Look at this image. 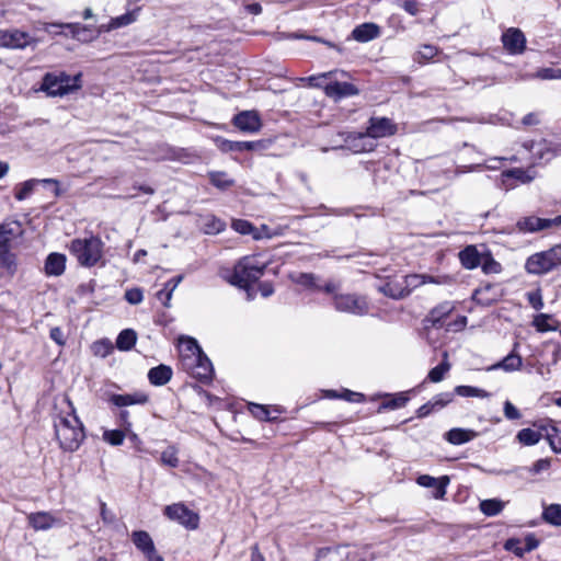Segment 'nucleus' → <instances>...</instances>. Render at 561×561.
Segmentation results:
<instances>
[{
  "instance_id": "obj_1",
  "label": "nucleus",
  "mask_w": 561,
  "mask_h": 561,
  "mask_svg": "<svg viewBox=\"0 0 561 561\" xmlns=\"http://www.w3.org/2000/svg\"><path fill=\"white\" fill-rule=\"evenodd\" d=\"M178 348L180 365L184 371L204 383H208L213 380V364L204 354L195 339L181 336L179 339Z\"/></svg>"
},
{
  "instance_id": "obj_2",
  "label": "nucleus",
  "mask_w": 561,
  "mask_h": 561,
  "mask_svg": "<svg viewBox=\"0 0 561 561\" xmlns=\"http://www.w3.org/2000/svg\"><path fill=\"white\" fill-rule=\"evenodd\" d=\"M67 408L54 417L55 437L64 451L73 453L85 438L84 426L73 404L66 400Z\"/></svg>"
},
{
  "instance_id": "obj_3",
  "label": "nucleus",
  "mask_w": 561,
  "mask_h": 561,
  "mask_svg": "<svg viewBox=\"0 0 561 561\" xmlns=\"http://www.w3.org/2000/svg\"><path fill=\"white\" fill-rule=\"evenodd\" d=\"M268 263L261 261L259 255H247L234 265L230 283L240 288H248L251 284L260 279Z\"/></svg>"
},
{
  "instance_id": "obj_4",
  "label": "nucleus",
  "mask_w": 561,
  "mask_h": 561,
  "mask_svg": "<svg viewBox=\"0 0 561 561\" xmlns=\"http://www.w3.org/2000/svg\"><path fill=\"white\" fill-rule=\"evenodd\" d=\"M104 242L96 236L76 238L70 242L69 251L84 267L96 265L103 257Z\"/></svg>"
},
{
  "instance_id": "obj_5",
  "label": "nucleus",
  "mask_w": 561,
  "mask_h": 561,
  "mask_svg": "<svg viewBox=\"0 0 561 561\" xmlns=\"http://www.w3.org/2000/svg\"><path fill=\"white\" fill-rule=\"evenodd\" d=\"M80 75L69 76L66 72H48L44 76L41 91L48 96H64L80 89Z\"/></svg>"
},
{
  "instance_id": "obj_6",
  "label": "nucleus",
  "mask_w": 561,
  "mask_h": 561,
  "mask_svg": "<svg viewBox=\"0 0 561 561\" xmlns=\"http://www.w3.org/2000/svg\"><path fill=\"white\" fill-rule=\"evenodd\" d=\"M374 554L367 548L348 546L328 547L318 551L316 561H373Z\"/></svg>"
},
{
  "instance_id": "obj_7",
  "label": "nucleus",
  "mask_w": 561,
  "mask_h": 561,
  "mask_svg": "<svg viewBox=\"0 0 561 561\" xmlns=\"http://www.w3.org/2000/svg\"><path fill=\"white\" fill-rule=\"evenodd\" d=\"M561 266V245L530 255L525 264L529 274L541 275Z\"/></svg>"
},
{
  "instance_id": "obj_8",
  "label": "nucleus",
  "mask_w": 561,
  "mask_h": 561,
  "mask_svg": "<svg viewBox=\"0 0 561 561\" xmlns=\"http://www.w3.org/2000/svg\"><path fill=\"white\" fill-rule=\"evenodd\" d=\"M164 515L187 529H196L199 524L198 514L190 510L184 503H174L165 506Z\"/></svg>"
},
{
  "instance_id": "obj_9",
  "label": "nucleus",
  "mask_w": 561,
  "mask_h": 561,
  "mask_svg": "<svg viewBox=\"0 0 561 561\" xmlns=\"http://www.w3.org/2000/svg\"><path fill=\"white\" fill-rule=\"evenodd\" d=\"M334 306L335 309L341 312H348L356 316L366 314L369 310L368 302L364 297L352 294L334 296Z\"/></svg>"
},
{
  "instance_id": "obj_10",
  "label": "nucleus",
  "mask_w": 561,
  "mask_h": 561,
  "mask_svg": "<svg viewBox=\"0 0 561 561\" xmlns=\"http://www.w3.org/2000/svg\"><path fill=\"white\" fill-rule=\"evenodd\" d=\"M34 42V38L26 32L16 28L0 30V47L23 49Z\"/></svg>"
},
{
  "instance_id": "obj_11",
  "label": "nucleus",
  "mask_w": 561,
  "mask_h": 561,
  "mask_svg": "<svg viewBox=\"0 0 561 561\" xmlns=\"http://www.w3.org/2000/svg\"><path fill=\"white\" fill-rule=\"evenodd\" d=\"M516 227L520 232H537L551 227H561V215L552 219L536 216L524 217L516 222Z\"/></svg>"
},
{
  "instance_id": "obj_12",
  "label": "nucleus",
  "mask_w": 561,
  "mask_h": 561,
  "mask_svg": "<svg viewBox=\"0 0 561 561\" xmlns=\"http://www.w3.org/2000/svg\"><path fill=\"white\" fill-rule=\"evenodd\" d=\"M131 541L148 561H164L157 552L150 535L145 530H136L131 534Z\"/></svg>"
},
{
  "instance_id": "obj_13",
  "label": "nucleus",
  "mask_w": 561,
  "mask_h": 561,
  "mask_svg": "<svg viewBox=\"0 0 561 561\" xmlns=\"http://www.w3.org/2000/svg\"><path fill=\"white\" fill-rule=\"evenodd\" d=\"M503 47L511 55H520L526 49V37L517 27H510L502 34Z\"/></svg>"
},
{
  "instance_id": "obj_14",
  "label": "nucleus",
  "mask_w": 561,
  "mask_h": 561,
  "mask_svg": "<svg viewBox=\"0 0 561 561\" xmlns=\"http://www.w3.org/2000/svg\"><path fill=\"white\" fill-rule=\"evenodd\" d=\"M397 126L390 118L387 117H371L369 125L365 134H360V137L368 136L371 138H383L394 135Z\"/></svg>"
},
{
  "instance_id": "obj_15",
  "label": "nucleus",
  "mask_w": 561,
  "mask_h": 561,
  "mask_svg": "<svg viewBox=\"0 0 561 561\" xmlns=\"http://www.w3.org/2000/svg\"><path fill=\"white\" fill-rule=\"evenodd\" d=\"M233 125L244 133H257L262 127L261 118L255 111H243L237 114L232 121Z\"/></svg>"
},
{
  "instance_id": "obj_16",
  "label": "nucleus",
  "mask_w": 561,
  "mask_h": 561,
  "mask_svg": "<svg viewBox=\"0 0 561 561\" xmlns=\"http://www.w3.org/2000/svg\"><path fill=\"white\" fill-rule=\"evenodd\" d=\"M449 481V477L447 476L435 478L428 474H422L416 479V483L420 486L433 489V497L436 500H443L445 497Z\"/></svg>"
},
{
  "instance_id": "obj_17",
  "label": "nucleus",
  "mask_w": 561,
  "mask_h": 561,
  "mask_svg": "<svg viewBox=\"0 0 561 561\" xmlns=\"http://www.w3.org/2000/svg\"><path fill=\"white\" fill-rule=\"evenodd\" d=\"M218 147L224 152H242V151H257L266 148L264 140L256 141H232L228 139L219 138Z\"/></svg>"
},
{
  "instance_id": "obj_18",
  "label": "nucleus",
  "mask_w": 561,
  "mask_h": 561,
  "mask_svg": "<svg viewBox=\"0 0 561 561\" xmlns=\"http://www.w3.org/2000/svg\"><path fill=\"white\" fill-rule=\"evenodd\" d=\"M28 525L36 531L48 530L55 526H61L60 518L55 517L50 512H35L27 515Z\"/></svg>"
},
{
  "instance_id": "obj_19",
  "label": "nucleus",
  "mask_w": 561,
  "mask_h": 561,
  "mask_svg": "<svg viewBox=\"0 0 561 561\" xmlns=\"http://www.w3.org/2000/svg\"><path fill=\"white\" fill-rule=\"evenodd\" d=\"M327 96L337 101L358 94V89L350 82L331 81L323 87Z\"/></svg>"
},
{
  "instance_id": "obj_20",
  "label": "nucleus",
  "mask_w": 561,
  "mask_h": 561,
  "mask_svg": "<svg viewBox=\"0 0 561 561\" xmlns=\"http://www.w3.org/2000/svg\"><path fill=\"white\" fill-rule=\"evenodd\" d=\"M454 305L450 301H444L433 308L427 317L425 318V328H428V324L433 328H438L443 325V320L447 318L454 310Z\"/></svg>"
},
{
  "instance_id": "obj_21",
  "label": "nucleus",
  "mask_w": 561,
  "mask_h": 561,
  "mask_svg": "<svg viewBox=\"0 0 561 561\" xmlns=\"http://www.w3.org/2000/svg\"><path fill=\"white\" fill-rule=\"evenodd\" d=\"M539 428L543 431V437L548 440L551 449L561 454V431L554 425L553 421L540 422Z\"/></svg>"
},
{
  "instance_id": "obj_22",
  "label": "nucleus",
  "mask_w": 561,
  "mask_h": 561,
  "mask_svg": "<svg viewBox=\"0 0 561 561\" xmlns=\"http://www.w3.org/2000/svg\"><path fill=\"white\" fill-rule=\"evenodd\" d=\"M39 182H42L44 184H54L55 185V194L59 195V187H58V181L57 180L44 179L42 181H38V180H35V179H32V180H27V181L21 183L19 186H16L15 193H14V197L18 201L26 199L33 193L35 186Z\"/></svg>"
},
{
  "instance_id": "obj_23",
  "label": "nucleus",
  "mask_w": 561,
  "mask_h": 561,
  "mask_svg": "<svg viewBox=\"0 0 561 561\" xmlns=\"http://www.w3.org/2000/svg\"><path fill=\"white\" fill-rule=\"evenodd\" d=\"M517 347H518V343H516L514 345V350L507 356H505L502 360H500V362L493 364L492 366H490L488 368V370L502 369V370H504L506 373H512V371L519 370L522 368V365H523V359L515 352Z\"/></svg>"
},
{
  "instance_id": "obj_24",
  "label": "nucleus",
  "mask_w": 561,
  "mask_h": 561,
  "mask_svg": "<svg viewBox=\"0 0 561 561\" xmlns=\"http://www.w3.org/2000/svg\"><path fill=\"white\" fill-rule=\"evenodd\" d=\"M66 255L61 253H50L45 261L44 271L47 276H60L66 270Z\"/></svg>"
},
{
  "instance_id": "obj_25",
  "label": "nucleus",
  "mask_w": 561,
  "mask_h": 561,
  "mask_svg": "<svg viewBox=\"0 0 561 561\" xmlns=\"http://www.w3.org/2000/svg\"><path fill=\"white\" fill-rule=\"evenodd\" d=\"M21 234L22 229L18 221L0 224V248H11V242Z\"/></svg>"
},
{
  "instance_id": "obj_26",
  "label": "nucleus",
  "mask_w": 561,
  "mask_h": 561,
  "mask_svg": "<svg viewBox=\"0 0 561 561\" xmlns=\"http://www.w3.org/2000/svg\"><path fill=\"white\" fill-rule=\"evenodd\" d=\"M149 400L148 396L142 392L112 394L110 402L118 408H124L133 404H145Z\"/></svg>"
},
{
  "instance_id": "obj_27",
  "label": "nucleus",
  "mask_w": 561,
  "mask_h": 561,
  "mask_svg": "<svg viewBox=\"0 0 561 561\" xmlns=\"http://www.w3.org/2000/svg\"><path fill=\"white\" fill-rule=\"evenodd\" d=\"M172 375V368L168 365L161 364L148 371V379L151 385L160 387L167 385L171 380Z\"/></svg>"
},
{
  "instance_id": "obj_28",
  "label": "nucleus",
  "mask_w": 561,
  "mask_h": 561,
  "mask_svg": "<svg viewBox=\"0 0 561 561\" xmlns=\"http://www.w3.org/2000/svg\"><path fill=\"white\" fill-rule=\"evenodd\" d=\"M379 26L376 25L375 23L360 24L356 26L352 32L353 38L360 43H366L371 39H375L379 36Z\"/></svg>"
},
{
  "instance_id": "obj_29",
  "label": "nucleus",
  "mask_w": 561,
  "mask_h": 561,
  "mask_svg": "<svg viewBox=\"0 0 561 561\" xmlns=\"http://www.w3.org/2000/svg\"><path fill=\"white\" fill-rule=\"evenodd\" d=\"M478 436V433L469 428L455 427L445 434V439L453 445L466 444Z\"/></svg>"
},
{
  "instance_id": "obj_30",
  "label": "nucleus",
  "mask_w": 561,
  "mask_h": 561,
  "mask_svg": "<svg viewBox=\"0 0 561 561\" xmlns=\"http://www.w3.org/2000/svg\"><path fill=\"white\" fill-rule=\"evenodd\" d=\"M0 270L13 277L18 272L16 255L11 251V248H0Z\"/></svg>"
},
{
  "instance_id": "obj_31",
  "label": "nucleus",
  "mask_w": 561,
  "mask_h": 561,
  "mask_svg": "<svg viewBox=\"0 0 561 561\" xmlns=\"http://www.w3.org/2000/svg\"><path fill=\"white\" fill-rule=\"evenodd\" d=\"M483 256L478 252L476 247L468 245L459 252V260L463 267L473 270L482 263Z\"/></svg>"
},
{
  "instance_id": "obj_32",
  "label": "nucleus",
  "mask_w": 561,
  "mask_h": 561,
  "mask_svg": "<svg viewBox=\"0 0 561 561\" xmlns=\"http://www.w3.org/2000/svg\"><path fill=\"white\" fill-rule=\"evenodd\" d=\"M138 10L126 12L119 16L113 18L107 25H101L100 32H108L115 28L127 26L137 20Z\"/></svg>"
},
{
  "instance_id": "obj_33",
  "label": "nucleus",
  "mask_w": 561,
  "mask_h": 561,
  "mask_svg": "<svg viewBox=\"0 0 561 561\" xmlns=\"http://www.w3.org/2000/svg\"><path fill=\"white\" fill-rule=\"evenodd\" d=\"M539 423H535L534 426L539 427ZM543 437V431L533 430V428H523L520 430L517 435L516 439L524 446H533L539 443V440Z\"/></svg>"
},
{
  "instance_id": "obj_34",
  "label": "nucleus",
  "mask_w": 561,
  "mask_h": 561,
  "mask_svg": "<svg viewBox=\"0 0 561 561\" xmlns=\"http://www.w3.org/2000/svg\"><path fill=\"white\" fill-rule=\"evenodd\" d=\"M495 287L493 285H485L474 290L473 300L483 306H490L496 301V294H494Z\"/></svg>"
},
{
  "instance_id": "obj_35",
  "label": "nucleus",
  "mask_w": 561,
  "mask_h": 561,
  "mask_svg": "<svg viewBox=\"0 0 561 561\" xmlns=\"http://www.w3.org/2000/svg\"><path fill=\"white\" fill-rule=\"evenodd\" d=\"M380 290L386 296L391 297L393 299H401L407 297V290L403 287L402 279L388 282L380 287Z\"/></svg>"
},
{
  "instance_id": "obj_36",
  "label": "nucleus",
  "mask_w": 561,
  "mask_h": 561,
  "mask_svg": "<svg viewBox=\"0 0 561 561\" xmlns=\"http://www.w3.org/2000/svg\"><path fill=\"white\" fill-rule=\"evenodd\" d=\"M137 340L136 332L131 329L123 330L116 339V347L121 351H129Z\"/></svg>"
},
{
  "instance_id": "obj_37",
  "label": "nucleus",
  "mask_w": 561,
  "mask_h": 561,
  "mask_svg": "<svg viewBox=\"0 0 561 561\" xmlns=\"http://www.w3.org/2000/svg\"><path fill=\"white\" fill-rule=\"evenodd\" d=\"M542 518L546 523L561 526V504H550L543 507Z\"/></svg>"
},
{
  "instance_id": "obj_38",
  "label": "nucleus",
  "mask_w": 561,
  "mask_h": 561,
  "mask_svg": "<svg viewBox=\"0 0 561 561\" xmlns=\"http://www.w3.org/2000/svg\"><path fill=\"white\" fill-rule=\"evenodd\" d=\"M505 506V503L497 499H489L480 502V510L486 516H495L500 514Z\"/></svg>"
},
{
  "instance_id": "obj_39",
  "label": "nucleus",
  "mask_w": 561,
  "mask_h": 561,
  "mask_svg": "<svg viewBox=\"0 0 561 561\" xmlns=\"http://www.w3.org/2000/svg\"><path fill=\"white\" fill-rule=\"evenodd\" d=\"M444 360L435 366L434 368H432L428 373V376L427 378L432 381V382H439L444 379L445 375L449 371L450 369V364L447 359L448 357V354L447 352L444 353Z\"/></svg>"
},
{
  "instance_id": "obj_40",
  "label": "nucleus",
  "mask_w": 561,
  "mask_h": 561,
  "mask_svg": "<svg viewBox=\"0 0 561 561\" xmlns=\"http://www.w3.org/2000/svg\"><path fill=\"white\" fill-rule=\"evenodd\" d=\"M503 183H505L506 179H515L520 183H529L534 180L535 175L530 174L529 171H526L520 168H514L511 170H506L502 173Z\"/></svg>"
},
{
  "instance_id": "obj_41",
  "label": "nucleus",
  "mask_w": 561,
  "mask_h": 561,
  "mask_svg": "<svg viewBox=\"0 0 561 561\" xmlns=\"http://www.w3.org/2000/svg\"><path fill=\"white\" fill-rule=\"evenodd\" d=\"M455 393L460 397H476V398H489L490 393L484 389L472 387V386H457L455 388Z\"/></svg>"
},
{
  "instance_id": "obj_42",
  "label": "nucleus",
  "mask_w": 561,
  "mask_h": 561,
  "mask_svg": "<svg viewBox=\"0 0 561 561\" xmlns=\"http://www.w3.org/2000/svg\"><path fill=\"white\" fill-rule=\"evenodd\" d=\"M210 183L220 188L225 190L234 184V181L228 176L226 172L215 171L209 173Z\"/></svg>"
},
{
  "instance_id": "obj_43",
  "label": "nucleus",
  "mask_w": 561,
  "mask_h": 561,
  "mask_svg": "<svg viewBox=\"0 0 561 561\" xmlns=\"http://www.w3.org/2000/svg\"><path fill=\"white\" fill-rule=\"evenodd\" d=\"M50 28H58V30L67 28L69 31V33L72 35V37H76L78 39H81V36H80L81 31L87 30L85 26H82L79 23H66V24L51 23V24H49V28H47L49 32L61 33V31H51Z\"/></svg>"
},
{
  "instance_id": "obj_44",
  "label": "nucleus",
  "mask_w": 561,
  "mask_h": 561,
  "mask_svg": "<svg viewBox=\"0 0 561 561\" xmlns=\"http://www.w3.org/2000/svg\"><path fill=\"white\" fill-rule=\"evenodd\" d=\"M160 461L163 466L176 468L179 466L178 449L175 446H169L161 453Z\"/></svg>"
},
{
  "instance_id": "obj_45",
  "label": "nucleus",
  "mask_w": 561,
  "mask_h": 561,
  "mask_svg": "<svg viewBox=\"0 0 561 561\" xmlns=\"http://www.w3.org/2000/svg\"><path fill=\"white\" fill-rule=\"evenodd\" d=\"M91 348L95 356L104 358L113 352V344L110 340L104 339L94 342Z\"/></svg>"
},
{
  "instance_id": "obj_46",
  "label": "nucleus",
  "mask_w": 561,
  "mask_h": 561,
  "mask_svg": "<svg viewBox=\"0 0 561 561\" xmlns=\"http://www.w3.org/2000/svg\"><path fill=\"white\" fill-rule=\"evenodd\" d=\"M126 433L125 430H106L103 432V440L112 446H119L123 444Z\"/></svg>"
},
{
  "instance_id": "obj_47",
  "label": "nucleus",
  "mask_w": 561,
  "mask_h": 561,
  "mask_svg": "<svg viewBox=\"0 0 561 561\" xmlns=\"http://www.w3.org/2000/svg\"><path fill=\"white\" fill-rule=\"evenodd\" d=\"M327 396L330 398H342L351 402H363L365 400L364 394L347 389L343 390L341 394H337V392L334 390H328Z\"/></svg>"
},
{
  "instance_id": "obj_48",
  "label": "nucleus",
  "mask_w": 561,
  "mask_h": 561,
  "mask_svg": "<svg viewBox=\"0 0 561 561\" xmlns=\"http://www.w3.org/2000/svg\"><path fill=\"white\" fill-rule=\"evenodd\" d=\"M403 287L407 290V296L411 294V291L423 285V278L421 274H410L402 278Z\"/></svg>"
},
{
  "instance_id": "obj_49",
  "label": "nucleus",
  "mask_w": 561,
  "mask_h": 561,
  "mask_svg": "<svg viewBox=\"0 0 561 561\" xmlns=\"http://www.w3.org/2000/svg\"><path fill=\"white\" fill-rule=\"evenodd\" d=\"M293 280L301 286L320 290V287L316 284V276L311 273H299L293 276Z\"/></svg>"
},
{
  "instance_id": "obj_50",
  "label": "nucleus",
  "mask_w": 561,
  "mask_h": 561,
  "mask_svg": "<svg viewBox=\"0 0 561 561\" xmlns=\"http://www.w3.org/2000/svg\"><path fill=\"white\" fill-rule=\"evenodd\" d=\"M533 78L540 80L561 79V69L559 68H540L533 75Z\"/></svg>"
},
{
  "instance_id": "obj_51",
  "label": "nucleus",
  "mask_w": 561,
  "mask_h": 561,
  "mask_svg": "<svg viewBox=\"0 0 561 561\" xmlns=\"http://www.w3.org/2000/svg\"><path fill=\"white\" fill-rule=\"evenodd\" d=\"M438 53L437 47L433 45H423L420 50L416 53L415 59L419 62H426L432 60Z\"/></svg>"
},
{
  "instance_id": "obj_52",
  "label": "nucleus",
  "mask_w": 561,
  "mask_h": 561,
  "mask_svg": "<svg viewBox=\"0 0 561 561\" xmlns=\"http://www.w3.org/2000/svg\"><path fill=\"white\" fill-rule=\"evenodd\" d=\"M454 400V394L450 392L438 393L433 397L430 401L433 404L435 411H439L449 404Z\"/></svg>"
},
{
  "instance_id": "obj_53",
  "label": "nucleus",
  "mask_w": 561,
  "mask_h": 561,
  "mask_svg": "<svg viewBox=\"0 0 561 561\" xmlns=\"http://www.w3.org/2000/svg\"><path fill=\"white\" fill-rule=\"evenodd\" d=\"M231 227L241 234H252L254 237L255 227L248 220L233 219Z\"/></svg>"
},
{
  "instance_id": "obj_54",
  "label": "nucleus",
  "mask_w": 561,
  "mask_h": 561,
  "mask_svg": "<svg viewBox=\"0 0 561 561\" xmlns=\"http://www.w3.org/2000/svg\"><path fill=\"white\" fill-rule=\"evenodd\" d=\"M249 411L260 421H270V411L265 405L249 403Z\"/></svg>"
},
{
  "instance_id": "obj_55",
  "label": "nucleus",
  "mask_w": 561,
  "mask_h": 561,
  "mask_svg": "<svg viewBox=\"0 0 561 561\" xmlns=\"http://www.w3.org/2000/svg\"><path fill=\"white\" fill-rule=\"evenodd\" d=\"M206 219H207V224H206V228H205L206 233H218L225 229V222L221 221L220 219H218L214 216L207 217Z\"/></svg>"
},
{
  "instance_id": "obj_56",
  "label": "nucleus",
  "mask_w": 561,
  "mask_h": 561,
  "mask_svg": "<svg viewBox=\"0 0 561 561\" xmlns=\"http://www.w3.org/2000/svg\"><path fill=\"white\" fill-rule=\"evenodd\" d=\"M423 278V285L425 284H436V285H447L453 282V278L449 275H439L432 276L427 274H421Z\"/></svg>"
},
{
  "instance_id": "obj_57",
  "label": "nucleus",
  "mask_w": 561,
  "mask_h": 561,
  "mask_svg": "<svg viewBox=\"0 0 561 561\" xmlns=\"http://www.w3.org/2000/svg\"><path fill=\"white\" fill-rule=\"evenodd\" d=\"M125 299L131 305H138L144 299V294L139 288H131L126 290Z\"/></svg>"
},
{
  "instance_id": "obj_58",
  "label": "nucleus",
  "mask_w": 561,
  "mask_h": 561,
  "mask_svg": "<svg viewBox=\"0 0 561 561\" xmlns=\"http://www.w3.org/2000/svg\"><path fill=\"white\" fill-rule=\"evenodd\" d=\"M550 320V317L548 314H545V313H540L538 316L535 317L534 319V325L536 327V329L540 332H545V331H548L550 330V325L548 323V321Z\"/></svg>"
},
{
  "instance_id": "obj_59",
  "label": "nucleus",
  "mask_w": 561,
  "mask_h": 561,
  "mask_svg": "<svg viewBox=\"0 0 561 561\" xmlns=\"http://www.w3.org/2000/svg\"><path fill=\"white\" fill-rule=\"evenodd\" d=\"M503 411L507 420H518L522 416L518 409L508 400L504 402Z\"/></svg>"
},
{
  "instance_id": "obj_60",
  "label": "nucleus",
  "mask_w": 561,
  "mask_h": 561,
  "mask_svg": "<svg viewBox=\"0 0 561 561\" xmlns=\"http://www.w3.org/2000/svg\"><path fill=\"white\" fill-rule=\"evenodd\" d=\"M482 268L485 273H499L501 270V266L497 262H495L491 256H483Z\"/></svg>"
},
{
  "instance_id": "obj_61",
  "label": "nucleus",
  "mask_w": 561,
  "mask_h": 561,
  "mask_svg": "<svg viewBox=\"0 0 561 561\" xmlns=\"http://www.w3.org/2000/svg\"><path fill=\"white\" fill-rule=\"evenodd\" d=\"M171 282H167L164 287L157 293V298L163 304L164 307L170 306L173 291L169 289Z\"/></svg>"
},
{
  "instance_id": "obj_62",
  "label": "nucleus",
  "mask_w": 561,
  "mask_h": 561,
  "mask_svg": "<svg viewBox=\"0 0 561 561\" xmlns=\"http://www.w3.org/2000/svg\"><path fill=\"white\" fill-rule=\"evenodd\" d=\"M409 401V398L403 394V393H399L398 396H396L394 398H392L390 401H388L385 407L386 408H389V409H399V408H403Z\"/></svg>"
},
{
  "instance_id": "obj_63",
  "label": "nucleus",
  "mask_w": 561,
  "mask_h": 561,
  "mask_svg": "<svg viewBox=\"0 0 561 561\" xmlns=\"http://www.w3.org/2000/svg\"><path fill=\"white\" fill-rule=\"evenodd\" d=\"M504 547L506 550L514 552L518 557H522L526 552L525 547L520 546V541L518 539H508Z\"/></svg>"
},
{
  "instance_id": "obj_64",
  "label": "nucleus",
  "mask_w": 561,
  "mask_h": 561,
  "mask_svg": "<svg viewBox=\"0 0 561 561\" xmlns=\"http://www.w3.org/2000/svg\"><path fill=\"white\" fill-rule=\"evenodd\" d=\"M528 301L534 309L540 310L543 307L542 297L540 290L531 291L527 294Z\"/></svg>"
}]
</instances>
